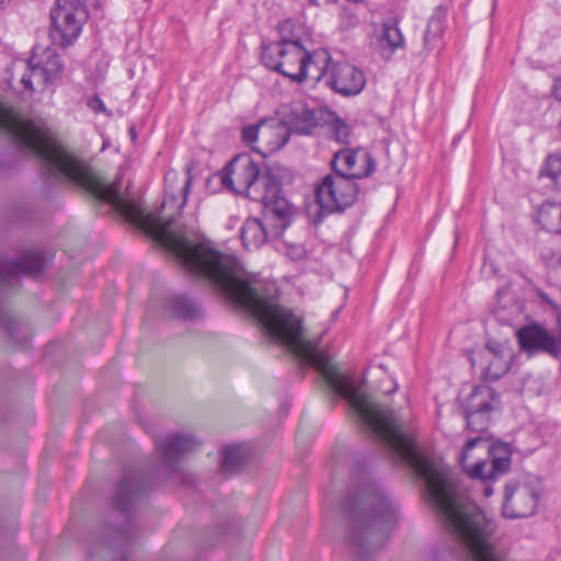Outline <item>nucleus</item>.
<instances>
[{
	"instance_id": "nucleus-30",
	"label": "nucleus",
	"mask_w": 561,
	"mask_h": 561,
	"mask_svg": "<svg viewBox=\"0 0 561 561\" xmlns=\"http://www.w3.org/2000/svg\"><path fill=\"white\" fill-rule=\"evenodd\" d=\"M88 106L93 110L95 113L105 112V106L103 101L98 96L94 95L88 101Z\"/></svg>"
},
{
	"instance_id": "nucleus-15",
	"label": "nucleus",
	"mask_w": 561,
	"mask_h": 561,
	"mask_svg": "<svg viewBox=\"0 0 561 561\" xmlns=\"http://www.w3.org/2000/svg\"><path fill=\"white\" fill-rule=\"evenodd\" d=\"M332 172L335 170L354 180L369 178L376 170L374 157L362 149L343 148L336 151L331 161Z\"/></svg>"
},
{
	"instance_id": "nucleus-32",
	"label": "nucleus",
	"mask_w": 561,
	"mask_h": 561,
	"mask_svg": "<svg viewBox=\"0 0 561 561\" xmlns=\"http://www.w3.org/2000/svg\"><path fill=\"white\" fill-rule=\"evenodd\" d=\"M552 94L557 100L561 101V76L554 79Z\"/></svg>"
},
{
	"instance_id": "nucleus-35",
	"label": "nucleus",
	"mask_w": 561,
	"mask_h": 561,
	"mask_svg": "<svg viewBox=\"0 0 561 561\" xmlns=\"http://www.w3.org/2000/svg\"><path fill=\"white\" fill-rule=\"evenodd\" d=\"M288 26H290V23L286 21L279 24L278 30L279 32H283Z\"/></svg>"
},
{
	"instance_id": "nucleus-28",
	"label": "nucleus",
	"mask_w": 561,
	"mask_h": 561,
	"mask_svg": "<svg viewBox=\"0 0 561 561\" xmlns=\"http://www.w3.org/2000/svg\"><path fill=\"white\" fill-rule=\"evenodd\" d=\"M286 255L293 261H300L306 256V250L301 244H287Z\"/></svg>"
},
{
	"instance_id": "nucleus-36",
	"label": "nucleus",
	"mask_w": 561,
	"mask_h": 561,
	"mask_svg": "<svg viewBox=\"0 0 561 561\" xmlns=\"http://www.w3.org/2000/svg\"><path fill=\"white\" fill-rule=\"evenodd\" d=\"M541 297H542V299H543L547 304L551 305L554 309H557V306L552 302V300H550V299L547 297V295H542Z\"/></svg>"
},
{
	"instance_id": "nucleus-39",
	"label": "nucleus",
	"mask_w": 561,
	"mask_h": 561,
	"mask_svg": "<svg viewBox=\"0 0 561 561\" xmlns=\"http://www.w3.org/2000/svg\"><path fill=\"white\" fill-rule=\"evenodd\" d=\"M309 2L313 5H319V1L318 0H309Z\"/></svg>"
},
{
	"instance_id": "nucleus-31",
	"label": "nucleus",
	"mask_w": 561,
	"mask_h": 561,
	"mask_svg": "<svg viewBox=\"0 0 561 561\" xmlns=\"http://www.w3.org/2000/svg\"><path fill=\"white\" fill-rule=\"evenodd\" d=\"M438 39H434V33H428V27H426V31L424 33V47L427 50H433L435 48V42Z\"/></svg>"
},
{
	"instance_id": "nucleus-21",
	"label": "nucleus",
	"mask_w": 561,
	"mask_h": 561,
	"mask_svg": "<svg viewBox=\"0 0 561 561\" xmlns=\"http://www.w3.org/2000/svg\"><path fill=\"white\" fill-rule=\"evenodd\" d=\"M169 307L175 317L192 320L198 317L201 308L196 301L185 295H176L169 301Z\"/></svg>"
},
{
	"instance_id": "nucleus-16",
	"label": "nucleus",
	"mask_w": 561,
	"mask_h": 561,
	"mask_svg": "<svg viewBox=\"0 0 561 561\" xmlns=\"http://www.w3.org/2000/svg\"><path fill=\"white\" fill-rule=\"evenodd\" d=\"M28 65L33 68V72H38L47 83H53L64 72V64L59 55L50 47L44 49L34 47Z\"/></svg>"
},
{
	"instance_id": "nucleus-6",
	"label": "nucleus",
	"mask_w": 561,
	"mask_h": 561,
	"mask_svg": "<svg viewBox=\"0 0 561 561\" xmlns=\"http://www.w3.org/2000/svg\"><path fill=\"white\" fill-rule=\"evenodd\" d=\"M316 201L321 214L343 213L359 197L360 188L356 180L335 170L323 176L314 186Z\"/></svg>"
},
{
	"instance_id": "nucleus-22",
	"label": "nucleus",
	"mask_w": 561,
	"mask_h": 561,
	"mask_svg": "<svg viewBox=\"0 0 561 561\" xmlns=\"http://www.w3.org/2000/svg\"><path fill=\"white\" fill-rule=\"evenodd\" d=\"M0 325L8 332L11 340L18 345H25L28 341V329L23 327L13 317L0 309Z\"/></svg>"
},
{
	"instance_id": "nucleus-12",
	"label": "nucleus",
	"mask_w": 561,
	"mask_h": 561,
	"mask_svg": "<svg viewBox=\"0 0 561 561\" xmlns=\"http://www.w3.org/2000/svg\"><path fill=\"white\" fill-rule=\"evenodd\" d=\"M516 339L519 350L528 356L545 353L553 358H559V336L552 335L542 324L538 322L520 327L516 331Z\"/></svg>"
},
{
	"instance_id": "nucleus-4",
	"label": "nucleus",
	"mask_w": 561,
	"mask_h": 561,
	"mask_svg": "<svg viewBox=\"0 0 561 561\" xmlns=\"http://www.w3.org/2000/svg\"><path fill=\"white\" fill-rule=\"evenodd\" d=\"M151 489V478L138 469L126 470L112 497L111 516L106 526L112 533L108 546L124 545L139 536L135 514L145 495Z\"/></svg>"
},
{
	"instance_id": "nucleus-20",
	"label": "nucleus",
	"mask_w": 561,
	"mask_h": 561,
	"mask_svg": "<svg viewBox=\"0 0 561 561\" xmlns=\"http://www.w3.org/2000/svg\"><path fill=\"white\" fill-rule=\"evenodd\" d=\"M398 23L399 21L397 18H388L382 23V33L379 37V42L381 45H387L389 55H391L396 49L402 48L404 44V38L398 27Z\"/></svg>"
},
{
	"instance_id": "nucleus-26",
	"label": "nucleus",
	"mask_w": 561,
	"mask_h": 561,
	"mask_svg": "<svg viewBox=\"0 0 561 561\" xmlns=\"http://www.w3.org/2000/svg\"><path fill=\"white\" fill-rule=\"evenodd\" d=\"M331 129L336 141L348 144L351 137V127L341 119H336L331 125Z\"/></svg>"
},
{
	"instance_id": "nucleus-23",
	"label": "nucleus",
	"mask_w": 561,
	"mask_h": 561,
	"mask_svg": "<svg viewBox=\"0 0 561 561\" xmlns=\"http://www.w3.org/2000/svg\"><path fill=\"white\" fill-rule=\"evenodd\" d=\"M283 37L280 36V41L268 43L262 46V53H261V61L262 64L270 70L275 71L280 70L282 62H278L280 60V56L283 53V48L285 44H283Z\"/></svg>"
},
{
	"instance_id": "nucleus-38",
	"label": "nucleus",
	"mask_w": 561,
	"mask_h": 561,
	"mask_svg": "<svg viewBox=\"0 0 561 561\" xmlns=\"http://www.w3.org/2000/svg\"><path fill=\"white\" fill-rule=\"evenodd\" d=\"M11 2V0H0V8H3L5 7L7 4H9Z\"/></svg>"
},
{
	"instance_id": "nucleus-33",
	"label": "nucleus",
	"mask_w": 561,
	"mask_h": 561,
	"mask_svg": "<svg viewBox=\"0 0 561 561\" xmlns=\"http://www.w3.org/2000/svg\"><path fill=\"white\" fill-rule=\"evenodd\" d=\"M548 207L551 208L556 214L559 215V218H560L559 232L561 233V204L552 203V204H549Z\"/></svg>"
},
{
	"instance_id": "nucleus-41",
	"label": "nucleus",
	"mask_w": 561,
	"mask_h": 561,
	"mask_svg": "<svg viewBox=\"0 0 561 561\" xmlns=\"http://www.w3.org/2000/svg\"><path fill=\"white\" fill-rule=\"evenodd\" d=\"M122 561H125V559H123Z\"/></svg>"
},
{
	"instance_id": "nucleus-13",
	"label": "nucleus",
	"mask_w": 561,
	"mask_h": 561,
	"mask_svg": "<svg viewBox=\"0 0 561 561\" xmlns=\"http://www.w3.org/2000/svg\"><path fill=\"white\" fill-rule=\"evenodd\" d=\"M283 129L279 131V137L272 144L273 149L284 147L290 134L309 136L312 135L318 127L317 112L314 108L308 107L306 104L298 103L286 112L278 122Z\"/></svg>"
},
{
	"instance_id": "nucleus-2",
	"label": "nucleus",
	"mask_w": 561,
	"mask_h": 561,
	"mask_svg": "<svg viewBox=\"0 0 561 561\" xmlns=\"http://www.w3.org/2000/svg\"><path fill=\"white\" fill-rule=\"evenodd\" d=\"M342 511L347 524V548L359 560L369 559L385 545L399 519L397 502L366 469L359 470Z\"/></svg>"
},
{
	"instance_id": "nucleus-18",
	"label": "nucleus",
	"mask_w": 561,
	"mask_h": 561,
	"mask_svg": "<svg viewBox=\"0 0 561 561\" xmlns=\"http://www.w3.org/2000/svg\"><path fill=\"white\" fill-rule=\"evenodd\" d=\"M485 348L493 357L489 360L483 376L486 380H499L510 370L511 356L505 354L504 346L495 340L488 341Z\"/></svg>"
},
{
	"instance_id": "nucleus-27",
	"label": "nucleus",
	"mask_w": 561,
	"mask_h": 561,
	"mask_svg": "<svg viewBox=\"0 0 561 561\" xmlns=\"http://www.w3.org/2000/svg\"><path fill=\"white\" fill-rule=\"evenodd\" d=\"M427 27L428 33H434V39H439L444 33V20L439 15H433L428 20Z\"/></svg>"
},
{
	"instance_id": "nucleus-1",
	"label": "nucleus",
	"mask_w": 561,
	"mask_h": 561,
	"mask_svg": "<svg viewBox=\"0 0 561 561\" xmlns=\"http://www.w3.org/2000/svg\"><path fill=\"white\" fill-rule=\"evenodd\" d=\"M0 129L23 154L35 156L48 183L68 181L100 202L110 204L126 220L141 227L156 242L175 255L188 274L207 284L224 299L249 312L265 333L285 345L301 366L313 367L360 424H391V410L373 401L360 383L341 373L318 344L304 336L301 318L280 307L252 280L237 256L224 253L210 242L193 243L173 222L187 202L192 178L187 175L180 196L165 188L160 209L145 213L134 199L121 193V179L107 183L87 161L66 150L48 130L25 119L0 102Z\"/></svg>"
},
{
	"instance_id": "nucleus-19",
	"label": "nucleus",
	"mask_w": 561,
	"mask_h": 561,
	"mask_svg": "<svg viewBox=\"0 0 561 561\" xmlns=\"http://www.w3.org/2000/svg\"><path fill=\"white\" fill-rule=\"evenodd\" d=\"M283 129L279 123L274 121H261L255 125H248L242 128V140L243 142L251 145L257 139L266 141L270 147L275 142V139L279 137V131ZM271 150H274L271 148Z\"/></svg>"
},
{
	"instance_id": "nucleus-40",
	"label": "nucleus",
	"mask_w": 561,
	"mask_h": 561,
	"mask_svg": "<svg viewBox=\"0 0 561 561\" xmlns=\"http://www.w3.org/2000/svg\"><path fill=\"white\" fill-rule=\"evenodd\" d=\"M0 167H1L3 170H7L9 165L1 164Z\"/></svg>"
},
{
	"instance_id": "nucleus-24",
	"label": "nucleus",
	"mask_w": 561,
	"mask_h": 561,
	"mask_svg": "<svg viewBox=\"0 0 561 561\" xmlns=\"http://www.w3.org/2000/svg\"><path fill=\"white\" fill-rule=\"evenodd\" d=\"M221 460V469L226 472H234L245 463V457L238 446L225 447Z\"/></svg>"
},
{
	"instance_id": "nucleus-34",
	"label": "nucleus",
	"mask_w": 561,
	"mask_h": 561,
	"mask_svg": "<svg viewBox=\"0 0 561 561\" xmlns=\"http://www.w3.org/2000/svg\"><path fill=\"white\" fill-rule=\"evenodd\" d=\"M494 490L491 485H485L483 490V494L485 497H490L493 494Z\"/></svg>"
},
{
	"instance_id": "nucleus-5",
	"label": "nucleus",
	"mask_w": 561,
	"mask_h": 561,
	"mask_svg": "<svg viewBox=\"0 0 561 561\" xmlns=\"http://www.w3.org/2000/svg\"><path fill=\"white\" fill-rule=\"evenodd\" d=\"M512 453L510 444L479 435L462 447L460 465L470 479L486 482L510 471Z\"/></svg>"
},
{
	"instance_id": "nucleus-29",
	"label": "nucleus",
	"mask_w": 561,
	"mask_h": 561,
	"mask_svg": "<svg viewBox=\"0 0 561 561\" xmlns=\"http://www.w3.org/2000/svg\"><path fill=\"white\" fill-rule=\"evenodd\" d=\"M27 73H23L20 78V83L23 85L24 91L33 92V84H32V76L38 75V72H33V68L26 64Z\"/></svg>"
},
{
	"instance_id": "nucleus-17",
	"label": "nucleus",
	"mask_w": 561,
	"mask_h": 561,
	"mask_svg": "<svg viewBox=\"0 0 561 561\" xmlns=\"http://www.w3.org/2000/svg\"><path fill=\"white\" fill-rule=\"evenodd\" d=\"M263 218L265 217L263 216ZM264 221L251 217L243 222L240 229V238L245 249L257 250L267 242L270 237L279 238L284 233V231L279 234L273 233L268 221L266 219Z\"/></svg>"
},
{
	"instance_id": "nucleus-9",
	"label": "nucleus",
	"mask_w": 561,
	"mask_h": 561,
	"mask_svg": "<svg viewBox=\"0 0 561 561\" xmlns=\"http://www.w3.org/2000/svg\"><path fill=\"white\" fill-rule=\"evenodd\" d=\"M501 409L500 394L486 385L476 386L462 403V415L467 428L485 433L492 421V413Z\"/></svg>"
},
{
	"instance_id": "nucleus-37",
	"label": "nucleus",
	"mask_w": 561,
	"mask_h": 561,
	"mask_svg": "<svg viewBox=\"0 0 561 561\" xmlns=\"http://www.w3.org/2000/svg\"><path fill=\"white\" fill-rule=\"evenodd\" d=\"M129 135L131 137L133 140L136 139V130H135V127H130L129 128Z\"/></svg>"
},
{
	"instance_id": "nucleus-11",
	"label": "nucleus",
	"mask_w": 561,
	"mask_h": 561,
	"mask_svg": "<svg viewBox=\"0 0 561 561\" xmlns=\"http://www.w3.org/2000/svg\"><path fill=\"white\" fill-rule=\"evenodd\" d=\"M539 500V492L528 483L515 480L506 482L502 514L505 518H525L535 514Z\"/></svg>"
},
{
	"instance_id": "nucleus-7",
	"label": "nucleus",
	"mask_w": 561,
	"mask_h": 561,
	"mask_svg": "<svg viewBox=\"0 0 561 561\" xmlns=\"http://www.w3.org/2000/svg\"><path fill=\"white\" fill-rule=\"evenodd\" d=\"M49 38L66 49L75 44L85 21V10L79 0H56L50 10Z\"/></svg>"
},
{
	"instance_id": "nucleus-25",
	"label": "nucleus",
	"mask_w": 561,
	"mask_h": 561,
	"mask_svg": "<svg viewBox=\"0 0 561 561\" xmlns=\"http://www.w3.org/2000/svg\"><path fill=\"white\" fill-rule=\"evenodd\" d=\"M561 175V154L551 153L547 157L542 169L540 170V176H548L554 182Z\"/></svg>"
},
{
	"instance_id": "nucleus-10",
	"label": "nucleus",
	"mask_w": 561,
	"mask_h": 561,
	"mask_svg": "<svg viewBox=\"0 0 561 561\" xmlns=\"http://www.w3.org/2000/svg\"><path fill=\"white\" fill-rule=\"evenodd\" d=\"M323 54L325 60L323 75L327 85L344 98L358 95L366 85L364 71L347 61L332 62L328 53Z\"/></svg>"
},
{
	"instance_id": "nucleus-14",
	"label": "nucleus",
	"mask_w": 561,
	"mask_h": 561,
	"mask_svg": "<svg viewBox=\"0 0 561 561\" xmlns=\"http://www.w3.org/2000/svg\"><path fill=\"white\" fill-rule=\"evenodd\" d=\"M283 53L280 56V70L276 72L290 79L293 82H304L308 77V67L312 64L313 55L301 44L300 38L283 37Z\"/></svg>"
},
{
	"instance_id": "nucleus-3",
	"label": "nucleus",
	"mask_w": 561,
	"mask_h": 561,
	"mask_svg": "<svg viewBox=\"0 0 561 561\" xmlns=\"http://www.w3.org/2000/svg\"><path fill=\"white\" fill-rule=\"evenodd\" d=\"M221 183L236 194L262 204L263 214L273 233L279 234L291 224L294 206L283 195L279 169L260 168L251 154H236L224 168Z\"/></svg>"
},
{
	"instance_id": "nucleus-8",
	"label": "nucleus",
	"mask_w": 561,
	"mask_h": 561,
	"mask_svg": "<svg viewBox=\"0 0 561 561\" xmlns=\"http://www.w3.org/2000/svg\"><path fill=\"white\" fill-rule=\"evenodd\" d=\"M159 458L170 476H178L184 485H193L196 478L193 473L180 468L179 462L201 446L193 435L173 433L158 438L154 443Z\"/></svg>"
}]
</instances>
